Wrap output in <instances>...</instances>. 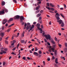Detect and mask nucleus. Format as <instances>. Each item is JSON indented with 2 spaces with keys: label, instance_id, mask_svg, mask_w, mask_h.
I'll return each instance as SVG.
<instances>
[{
  "label": "nucleus",
  "instance_id": "35",
  "mask_svg": "<svg viewBox=\"0 0 67 67\" xmlns=\"http://www.w3.org/2000/svg\"><path fill=\"white\" fill-rule=\"evenodd\" d=\"M38 50V49L36 47L35 48V51H37Z\"/></svg>",
  "mask_w": 67,
  "mask_h": 67
},
{
  "label": "nucleus",
  "instance_id": "17",
  "mask_svg": "<svg viewBox=\"0 0 67 67\" xmlns=\"http://www.w3.org/2000/svg\"><path fill=\"white\" fill-rule=\"evenodd\" d=\"M57 51L55 50L54 51V54L56 55H57Z\"/></svg>",
  "mask_w": 67,
  "mask_h": 67
},
{
  "label": "nucleus",
  "instance_id": "8",
  "mask_svg": "<svg viewBox=\"0 0 67 67\" xmlns=\"http://www.w3.org/2000/svg\"><path fill=\"white\" fill-rule=\"evenodd\" d=\"M34 54L35 55H36V56H38V53H37V52H34Z\"/></svg>",
  "mask_w": 67,
  "mask_h": 67
},
{
  "label": "nucleus",
  "instance_id": "42",
  "mask_svg": "<svg viewBox=\"0 0 67 67\" xmlns=\"http://www.w3.org/2000/svg\"><path fill=\"white\" fill-rule=\"evenodd\" d=\"M64 6L65 9H66V5H65V4H64Z\"/></svg>",
  "mask_w": 67,
  "mask_h": 67
},
{
  "label": "nucleus",
  "instance_id": "28",
  "mask_svg": "<svg viewBox=\"0 0 67 67\" xmlns=\"http://www.w3.org/2000/svg\"><path fill=\"white\" fill-rule=\"evenodd\" d=\"M47 5L48 7H49V3H47Z\"/></svg>",
  "mask_w": 67,
  "mask_h": 67
},
{
  "label": "nucleus",
  "instance_id": "57",
  "mask_svg": "<svg viewBox=\"0 0 67 67\" xmlns=\"http://www.w3.org/2000/svg\"><path fill=\"white\" fill-rule=\"evenodd\" d=\"M41 27L42 28V29H43V25H41Z\"/></svg>",
  "mask_w": 67,
  "mask_h": 67
},
{
  "label": "nucleus",
  "instance_id": "34",
  "mask_svg": "<svg viewBox=\"0 0 67 67\" xmlns=\"http://www.w3.org/2000/svg\"><path fill=\"white\" fill-rule=\"evenodd\" d=\"M5 51H8V49L7 48H5L4 49Z\"/></svg>",
  "mask_w": 67,
  "mask_h": 67
},
{
  "label": "nucleus",
  "instance_id": "38",
  "mask_svg": "<svg viewBox=\"0 0 67 67\" xmlns=\"http://www.w3.org/2000/svg\"><path fill=\"white\" fill-rule=\"evenodd\" d=\"M55 40L56 41H57V38L56 37H55Z\"/></svg>",
  "mask_w": 67,
  "mask_h": 67
},
{
  "label": "nucleus",
  "instance_id": "21",
  "mask_svg": "<svg viewBox=\"0 0 67 67\" xmlns=\"http://www.w3.org/2000/svg\"><path fill=\"white\" fill-rule=\"evenodd\" d=\"M40 10H37V11H36L35 12V13L36 14V13H39V12H40Z\"/></svg>",
  "mask_w": 67,
  "mask_h": 67
},
{
  "label": "nucleus",
  "instance_id": "12",
  "mask_svg": "<svg viewBox=\"0 0 67 67\" xmlns=\"http://www.w3.org/2000/svg\"><path fill=\"white\" fill-rule=\"evenodd\" d=\"M41 15V14L40 13H39L36 16L37 18H38V17H40Z\"/></svg>",
  "mask_w": 67,
  "mask_h": 67
},
{
  "label": "nucleus",
  "instance_id": "6",
  "mask_svg": "<svg viewBox=\"0 0 67 67\" xmlns=\"http://www.w3.org/2000/svg\"><path fill=\"white\" fill-rule=\"evenodd\" d=\"M20 22H23V20H24V17L22 16H21L20 18Z\"/></svg>",
  "mask_w": 67,
  "mask_h": 67
},
{
  "label": "nucleus",
  "instance_id": "26",
  "mask_svg": "<svg viewBox=\"0 0 67 67\" xmlns=\"http://www.w3.org/2000/svg\"><path fill=\"white\" fill-rule=\"evenodd\" d=\"M55 46H56V44L53 45V47L54 48H55Z\"/></svg>",
  "mask_w": 67,
  "mask_h": 67
},
{
  "label": "nucleus",
  "instance_id": "24",
  "mask_svg": "<svg viewBox=\"0 0 67 67\" xmlns=\"http://www.w3.org/2000/svg\"><path fill=\"white\" fill-rule=\"evenodd\" d=\"M46 9H47V8H48V10H50L51 9V8H50L47 7V6H46Z\"/></svg>",
  "mask_w": 67,
  "mask_h": 67
},
{
  "label": "nucleus",
  "instance_id": "45",
  "mask_svg": "<svg viewBox=\"0 0 67 67\" xmlns=\"http://www.w3.org/2000/svg\"><path fill=\"white\" fill-rule=\"evenodd\" d=\"M39 20H41V19H42V17L41 16H40L39 17Z\"/></svg>",
  "mask_w": 67,
  "mask_h": 67
},
{
  "label": "nucleus",
  "instance_id": "9",
  "mask_svg": "<svg viewBox=\"0 0 67 67\" xmlns=\"http://www.w3.org/2000/svg\"><path fill=\"white\" fill-rule=\"evenodd\" d=\"M4 34H5V33L4 32L1 33V35L2 37H3V36H4Z\"/></svg>",
  "mask_w": 67,
  "mask_h": 67
},
{
  "label": "nucleus",
  "instance_id": "19",
  "mask_svg": "<svg viewBox=\"0 0 67 67\" xmlns=\"http://www.w3.org/2000/svg\"><path fill=\"white\" fill-rule=\"evenodd\" d=\"M21 43H24L25 42V41L24 40H22L21 41Z\"/></svg>",
  "mask_w": 67,
  "mask_h": 67
},
{
  "label": "nucleus",
  "instance_id": "47",
  "mask_svg": "<svg viewBox=\"0 0 67 67\" xmlns=\"http://www.w3.org/2000/svg\"><path fill=\"white\" fill-rule=\"evenodd\" d=\"M27 59H28V60H30V59H30V57H27Z\"/></svg>",
  "mask_w": 67,
  "mask_h": 67
},
{
  "label": "nucleus",
  "instance_id": "23",
  "mask_svg": "<svg viewBox=\"0 0 67 67\" xmlns=\"http://www.w3.org/2000/svg\"><path fill=\"white\" fill-rule=\"evenodd\" d=\"M60 14L61 16H62L63 18H65V16H64V15H63L62 14Z\"/></svg>",
  "mask_w": 67,
  "mask_h": 67
},
{
  "label": "nucleus",
  "instance_id": "63",
  "mask_svg": "<svg viewBox=\"0 0 67 67\" xmlns=\"http://www.w3.org/2000/svg\"><path fill=\"white\" fill-rule=\"evenodd\" d=\"M49 25H51V24H52L51 23V21H50L49 23Z\"/></svg>",
  "mask_w": 67,
  "mask_h": 67
},
{
  "label": "nucleus",
  "instance_id": "15",
  "mask_svg": "<svg viewBox=\"0 0 67 67\" xmlns=\"http://www.w3.org/2000/svg\"><path fill=\"white\" fill-rule=\"evenodd\" d=\"M63 23V21L62 20H60L59 21V24H61L62 23Z\"/></svg>",
  "mask_w": 67,
  "mask_h": 67
},
{
  "label": "nucleus",
  "instance_id": "3",
  "mask_svg": "<svg viewBox=\"0 0 67 67\" xmlns=\"http://www.w3.org/2000/svg\"><path fill=\"white\" fill-rule=\"evenodd\" d=\"M60 16V15L58 13H56V14L55 15V16L57 20H59L60 19L59 18V16Z\"/></svg>",
  "mask_w": 67,
  "mask_h": 67
},
{
  "label": "nucleus",
  "instance_id": "58",
  "mask_svg": "<svg viewBox=\"0 0 67 67\" xmlns=\"http://www.w3.org/2000/svg\"><path fill=\"white\" fill-rule=\"evenodd\" d=\"M36 24V22H34L33 23V24Z\"/></svg>",
  "mask_w": 67,
  "mask_h": 67
},
{
  "label": "nucleus",
  "instance_id": "33",
  "mask_svg": "<svg viewBox=\"0 0 67 67\" xmlns=\"http://www.w3.org/2000/svg\"><path fill=\"white\" fill-rule=\"evenodd\" d=\"M5 62H3V66H4V65H5Z\"/></svg>",
  "mask_w": 67,
  "mask_h": 67
},
{
  "label": "nucleus",
  "instance_id": "5",
  "mask_svg": "<svg viewBox=\"0 0 67 67\" xmlns=\"http://www.w3.org/2000/svg\"><path fill=\"white\" fill-rule=\"evenodd\" d=\"M7 21H8V20L6 19H4V20H3V21L2 22V24H5L6 22H7Z\"/></svg>",
  "mask_w": 67,
  "mask_h": 67
},
{
  "label": "nucleus",
  "instance_id": "52",
  "mask_svg": "<svg viewBox=\"0 0 67 67\" xmlns=\"http://www.w3.org/2000/svg\"><path fill=\"white\" fill-rule=\"evenodd\" d=\"M44 40L45 42H47V40H46V39H44Z\"/></svg>",
  "mask_w": 67,
  "mask_h": 67
},
{
  "label": "nucleus",
  "instance_id": "32",
  "mask_svg": "<svg viewBox=\"0 0 67 67\" xmlns=\"http://www.w3.org/2000/svg\"><path fill=\"white\" fill-rule=\"evenodd\" d=\"M55 48H51V49L52 51H54L55 50Z\"/></svg>",
  "mask_w": 67,
  "mask_h": 67
},
{
  "label": "nucleus",
  "instance_id": "60",
  "mask_svg": "<svg viewBox=\"0 0 67 67\" xmlns=\"http://www.w3.org/2000/svg\"><path fill=\"white\" fill-rule=\"evenodd\" d=\"M14 36H13L12 38V40H13L14 39Z\"/></svg>",
  "mask_w": 67,
  "mask_h": 67
},
{
  "label": "nucleus",
  "instance_id": "61",
  "mask_svg": "<svg viewBox=\"0 0 67 67\" xmlns=\"http://www.w3.org/2000/svg\"><path fill=\"white\" fill-rule=\"evenodd\" d=\"M29 52L30 53H32V51L31 50H30Z\"/></svg>",
  "mask_w": 67,
  "mask_h": 67
},
{
  "label": "nucleus",
  "instance_id": "50",
  "mask_svg": "<svg viewBox=\"0 0 67 67\" xmlns=\"http://www.w3.org/2000/svg\"><path fill=\"white\" fill-rule=\"evenodd\" d=\"M42 12H43V10H41V11H40V13H42Z\"/></svg>",
  "mask_w": 67,
  "mask_h": 67
},
{
  "label": "nucleus",
  "instance_id": "49",
  "mask_svg": "<svg viewBox=\"0 0 67 67\" xmlns=\"http://www.w3.org/2000/svg\"><path fill=\"white\" fill-rule=\"evenodd\" d=\"M23 59H24V60H25V57H23Z\"/></svg>",
  "mask_w": 67,
  "mask_h": 67
},
{
  "label": "nucleus",
  "instance_id": "18",
  "mask_svg": "<svg viewBox=\"0 0 67 67\" xmlns=\"http://www.w3.org/2000/svg\"><path fill=\"white\" fill-rule=\"evenodd\" d=\"M50 6L51 7H52L53 8V7H54V6L53 4H52L51 3L50 4Z\"/></svg>",
  "mask_w": 67,
  "mask_h": 67
},
{
  "label": "nucleus",
  "instance_id": "64",
  "mask_svg": "<svg viewBox=\"0 0 67 67\" xmlns=\"http://www.w3.org/2000/svg\"><path fill=\"white\" fill-rule=\"evenodd\" d=\"M24 6L25 7H26V4H25H25H24Z\"/></svg>",
  "mask_w": 67,
  "mask_h": 67
},
{
  "label": "nucleus",
  "instance_id": "44",
  "mask_svg": "<svg viewBox=\"0 0 67 67\" xmlns=\"http://www.w3.org/2000/svg\"><path fill=\"white\" fill-rule=\"evenodd\" d=\"M16 47H15V48H13V49H12V50L13 51H14V50H15V49H16Z\"/></svg>",
  "mask_w": 67,
  "mask_h": 67
},
{
  "label": "nucleus",
  "instance_id": "2",
  "mask_svg": "<svg viewBox=\"0 0 67 67\" xmlns=\"http://www.w3.org/2000/svg\"><path fill=\"white\" fill-rule=\"evenodd\" d=\"M4 11L6 12H8V10L6 9H2V11H0V15L4 14Z\"/></svg>",
  "mask_w": 67,
  "mask_h": 67
},
{
  "label": "nucleus",
  "instance_id": "37",
  "mask_svg": "<svg viewBox=\"0 0 67 67\" xmlns=\"http://www.w3.org/2000/svg\"><path fill=\"white\" fill-rule=\"evenodd\" d=\"M30 25V23H28L27 24V26H29V25Z\"/></svg>",
  "mask_w": 67,
  "mask_h": 67
},
{
  "label": "nucleus",
  "instance_id": "7",
  "mask_svg": "<svg viewBox=\"0 0 67 67\" xmlns=\"http://www.w3.org/2000/svg\"><path fill=\"white\" fill-rule=\"evenodd\" d=\"M31 26V25H30L29 26H27L26 27V30H28L29 29H30Z\"/></svg>",
  "mask_w": 67,
  "mask_h": 67
},
{
  "label": "nucleus",
  "instance_id": "29",
  "mask_svg": "<svg viewBox=\"0 0 67 67\" xmlns=\"http://www.w3.org/2000/svg\"><path fill=\"white\" fill-rule=\"evenodd\" d=\"M25 33V32L24 31H23V36H24V34Z\"/></svg>",
  "mask_w": 67,
  "mask_h": 67
},
{
  "label": "nucleus",
  "instance_id": "31",
  "mask_svg": "<svg viewBox=\"0 0 67 67\" xmlns=\"http://www.w3.org/2000/svg\"><path fill=\"white\" fill-rule=\"evenodd\" d=\"M38 53L40 54H41L42 53V52H41V51H39Z\"/></svg>",
  "mask_w": 67,
  "mask_h": 67
},
{
  "label": "nucleus",
  "instance_id": "11",
  "mask_svg": "<svg viewBox=\"0 0 67 67\" xmlns=\"http://www.w3.org/2000/svg\"><path fill=\"white\" fill-rule=\"evenodd\" d=\"M13 21V18H10L9 20H8V23H9V22H11V21Z\"/></svg>",
  "mask_w": 67,
  "mask_h": 67
},
{
  "label": "nucleus",
  "instance_id": "36",
  "mask_svg": "<svg viewBox=\"0 0 67 67\" xmlns=\"http://www.w3.org/2000/svg\"><path fill=\"white\" fill-rule=\"evenodd\" d=\"M39 9V8L38 7H37L36 8V10H38Z\"/></svg>",
  "mask_w": 67,
  "mask_h": 67
},
{
  "label": "nucleus",
  "instance_id": "39",
  "mask_svg": "<svg viewBox=\"0 0 67 67\" xmlns=\"http://www.w3.org/2000/svg\"><path fill=\"white\" fill-rule=\"evenodd\" d=\"M48 51L50 53H51L52 52V51H51V49H49L48 50Z\"/></svg>",
  "mask_w": 67,
  "mask_h": 67
},
{
  "label": "nucleus",
  "instance_id": "41",
  "mask_svg": "<svg viewBox=\"0 0 67 67\" xmlns=\"http://www.w3.org/2000/svg\"><path fill=\"white\" fill-rule=\"evenodd\" d=\"M26 26H27V24L25 23L24 25V26L25 27H26Z\"/></svg>",
  "mask_w": 67,
  "mask_h": 67
},
{
  "label": "nucleus",
  "instance_id": "1",
  "mask_svg": "<svg viewBox=\"0 0 67 67\" xmlns=\"http://www.w3.org/2000/svg\"><path fill=\"white\" fill-rule=\"evenodd\" d=\"M43 36H45L47 40H51V36L49 34H48L47 35H42Z\"/></svg>",
  "mask_w": 67,
  "mask_h": 67
},
{
  "label": "nucleus",
  "instance_id": "54",
  "mask_svg": "<svg viewBox=\"0 0 67 67\" xmlns=\"http://www.w3.org/2000/svg\"><path fill=\"white\" fill-rule=\"evenodd\" d=\"M32 28L33 29V28H34V25H32Z\"/></svg>",
  "mask_w": 67,
  "mask_h": 67
},
{
  "label": "nucleus",
  "instance_id": "48",
  "mask_svg": "<svg viewBox=\"0 0 67 67\" xmlns=\"http://www.w3.org/2000/svg\"><path fill=\"white\" fill-rule=\"evenodd\" d=\"M49 49H51L52 48V46H49Z\"/></svg>",
  "mask_w": 67,
  "mask_h": 67
},
{
  "label": "nucleus",
  "instance_id": "14",
  "mask_svg": "<svg viewBox=\"0 0 67 67\" xmlns=\"http://www.w3.org/2000/svg\"><path fill=\"white\" fill-rule=\"evenodd\" d=\"M2 5H5V2L4 1H3L2 2Z\"/></svg>",
  "mask_w": 67,
  "mask_h": 67
},
{
  "label": "nucleus",
  "instance_id": "27",
  "mask_svg": "<svg viewBox=\"0 0 67 67\" xmlns=\"http://www.w3.org/2000/svg\"><path fill=\"white\" fill-rule=\"evenodd\" d=\"M38 29L39 30H40V31H42V29H41V28H40V27L39 28H38Z\"/></svg>",
  "mask_w": 67,
  "mask_h": 67
},
{
  "label": "nucleus",
  "instance_id": "10",
  "mask_svg": "<svg viewBox=\"0 0 67 67\" xmlns=\"http://www.w3.org/2000/svg\"><path fill=\"white\" fill-rule=\"evenodd\" d=\"M36 26L37 27V29L39 28V27H40V24L39 23H37L36 25Z\"/></svg>",
  "mask_w": 67,
  "mask_h": 67
},
{
  "label": "nucleus",
  "instance_id": "20",
  "mask_svg": "<svg viewBox=\"0 0 67 67\" xmlns=\"http://www.w3.org/2000/svg\"><path fill=\"white\" fill-rule=\"evenodd\" d=\"M61 26H62V27H64V22L62 23Z\"/></svg>",
  "mask_w": 67,
  "mask_h": 67
},
{
  "label": "nucleus",
  "instance_id": "62",
  "mask_svg": "<svg viewBox=\"0 0 67 67\" xmlns=\"http://www.w3.org/2000/svg\"><path fill=\"white\" fill-rule=\"evenodd\" d=\"M13 43H15V42H16L15 41V40H13Z\"/></svg>",
  "mask_w": 67,
  "mask_h": 67
},
{
  "label": "nucleus",
  "instance_id": "53",
  "mask_svg": "<svg viewBox=\"0 0 67 67\" xmlns=\"http://www.w3.org/2000/svg\"><path fill=\"white\" fill-rule=\"evenodd\" d=\"M8 24L7 23L5 24V26H8Z\"/></svg>",
  "mask_w": 67,
  "mask_h": 67
},
{
  "label": "nucleus",
  "instance_id": "56",
  "mask_svg": "<svg viewBox=\"0 0 67 67\" xmlns=\"http://www.w3.org/2000/svg\"><path fill=\"white\" fill-rule=\"evenodd\" d=\"M50 60H51L50 59H49V58H48L47 59L48 61H50Z\"/></svg>",
  "mask_w": 67,
  "mask_h": 67
},
{
  "label": "nucleus",
  "instance_id": "55",
  "mask_svg": "<svg viewBox=\"0 0 67 67\" xmlns=\"http://www.w3.org/2000/svg\"><path fill=\"white\" fill-rule=\"evenodd\" d=\"M45 34V32H43L42 33V35H44Z\"/></svg>",
  "mask_w": 67,
  "mask_h": 67
},
{
  "label": "nucleus",
  "instance_id": "22",
  "mask_svg": "<svg viewBox=\"0 0 67 67\" xmlns=\"http://www.w3.org/2000/svg\"><path fill=\"white\" fill-rule=\"evenodd\" d=\"M11 28H10L8 29L7 31V32H9V31H10L11 30Z\"/></svg>",
  "mask_w": 67,
  "mask_h": 67
},
{
  "label": "nucleus",
  "instance_id": "16",
  "mask_svg": "<svg viewBox=\"0 0 67 67\" xmlns=\"http://www.w3.org/2000/svg\"><path fill=\"white\" fill-rule=\"evenodd\" d=\"M51 42L52 44H55V42L53 40H51Z\"/></svg>",
  "mask_w": 67,
  "mask_h": 67
},
{
  "label": "nucleus",
  "instance_id": "30",
  "mask_svg": "<svg viewBox=\"0 0 67 67\" xmlns=\"http://www.w3.org/2000/svg\"><path fill=\"white\" fill-rule=\"evenodd\" d=\"M13 1L14 2H15V3H17V1H16V0H13Z\"/></svg>",
  "mask_w": 67,
  "mask_h": 67
},
{
  "label": "nucleus",
  "instance_id": "25",
  "mask_svg": "<svg viewBox=\"0 0 67 67\" xmlns=\"http://www.w3.org/2000/svg\"><path fill=\"white\" fill-rule=\"evenodd\" d=\"M51 10L52 11H55V9L53 8H51Z\"/></svg>",
  "mask_w": 67,
  "mask_h": 67
},
{
  "label": "nucleus",
  "instance_id": "13",
  "mask_svg": "<svg viewBox=\"0 0 67 67\" xmlns=\"http://www.w3.org/2000/svg\"><path fill=\"white\" fill-rule=\"evenodd\" d=\"M1 52H3V53L4 54H5L6 53H7V52L5 51H4L3 50H1Z\"/></svg>",
  "mask_w": 67,
  "mask_h": 67
},
{
  "label": "nucleus",
  "instance_id": "51",
  "mask_svg": "<svg viewBox=\"0 0 67 67\" xmlns=\"http://www.w3.org/2000/svg\"><path fill=\"white\" fill-rule=\"evenodd\" d=\"M47 44L48 45H49L50 46L51 45V44H50V43H49L48 42H47Z\"/></svg>",
  "mask_w": 67,
  "mask_h": 67
},
{
  "label": "nucleus",
  "instance_id": "46",
  "mask_svg": "<svg viewBox=\"0 0 67 67\" xmlns=\"http://www.w3.org/2000/svg\"><path fill=\"white\" fill-rule=\"evenodd\" d=\"M56 61H58V59H57V58H56L55 59V62Z\"/></svg>",
  "mask_w": 67,
  "mask_h": 67
},
{
  "label": "nucleus",
  "instance_id": "43",
  "mask_svg": "<svg viewBox=\"0 0 67 67\" xmlns=\"http://www.w3.org/2000/svg\"><path fill=\"white\" fill-rule=\"evenodd\" d=\"M65 46L66 47H67V43H65Z\"/></svg>",
  "mask_w": 67,
  "mask_h": 67
},
{
  "label": "nucleus",
  "instance_id": "40",
  "mask_svg": "<svg viewBox=\"0 0 67 67\" xmlns=\"http://www.w3.org/2000/svg\"><path fill=\"white\" fill-rule=\"evenodd\" d=\"M59 46L60 47V48H61L62 47V45H61L60 44H59Z\"/></svg>",
  "mask_w": 67,
  "mask_h": 67
},
{
  "label": "nucleus",
  "instance_id": "4",
  "mask_svg": "<svg viewBox=\"0 0 67 67\" xmlns=\"http://www.w3.org/2000/svg\"><path fill=\"white\" fill-rule=\"evenodd\" d=\"M20 17V16L19 15H16L14 16V19L15 20L19 19Z\"/></svg>",
  "mask_w": 67,
  "mask_h": 67
},
{
  "label": "nucleus",
  "instance_id": "59",
  "mask_svg": "<svg viewBox=\"0 0 67 67\" xmlns=\"http://www.w3.org/2000/svg\"><path fill=\"white\" fill-rule=\"evenodd\" d=\"M11 54H13V55H14L15 54V53L13 52H12L11 53Z\"/></svg>",
  "mask_w": 67,
  "mask_h": 67
}]
</instances>
